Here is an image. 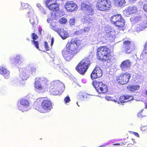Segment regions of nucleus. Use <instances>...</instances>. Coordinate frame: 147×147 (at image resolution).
I'll return each instance as SVG.
<instances>
[{
  "mask_svg": "<svg viewBox=\"0 0 147 147\" xmlns=\"http://www.w3.org/2000/svg\"><path fill=\"white\" fill-rule=\"evenodd\" d=\"M81 9L83 11L87 16H84L82 19L81 21L84 24H92L96 20L95 18L93 17L89 16L92 15L94 14L93 9L89 3H86L84 2L81 3Z\"/></svg>",
  "mask_w": 147,
  "mask_h": 147,
  "instance_id": "nucleus-1",
  "label": "nucleus"
},
{
  "mask_svg": "<svg viewBox=\"0 0 147 147\" xmlns=\"http://www.w3.org/2000/svg\"><path fill=\"white\" fill-rule=\"evenodd\" d=\"M130 21L133 23L137 24L135 26H132V29L137 32L143 30L147 27V18L145 16H136L131 18Z\"/></svg>",
  "mask_w": 147,
  "mask_h": 147,
  "instance_id": "nucleus-2",
  "label": "nucleus"
},
{
  "mask_svg": "<svg viewBox=\"0 0 147 147\" xmlns=\"http://www.w3.org/2000/svg\"><path fill=\"white\" fill-rule=\"evenodd\" d=\"M49 87L50 88L51 93L55 95L60 94L64 91L65 89L63 84L59 80L51 82Z\"/></svg>",
  "mask_w": 147,
  "mask_h": 147,
  "instance_id": "nucleus-3",
  "label": "nucleus"
},
{
  "mask_svg": "<svg viewBox=\"0 0 147 147\" xmlns=\"http://www.w3.org/2000/svg\"><path fill=\"white\" fill-rule=\"evenodd\" d=\"M57 0H47L45 4L47 7L52 11L55 12L52 14V19H57L62 15L61 11L59 10V5L57 3Z\"/></svg>",
  "mask_w": 147,
  "mask_h": 147,
  "instance_id": "nucleus-4",
  "label": "nucleus"
},
{
  "mask_svg": "<svg viewBox=\"0 0 147 147\" xmlns=\"http://www.w3.org/2000/svg\"><path fill=\"white\" fill-rule=\"evenodd\" d=\"M97 57L98 59L102 60L103 61H107L110 62L112 56L110 53V50L106 47H101L97 49Z\"/></svg>",
  "mask_w": 147,
  "mask_h": 147,
  "instance_id": "nucleus-5",
  "label": "nucleus"
},
{
  "mask_svg": "<svg viewBox=\"0 0 147 147\" xmlns=\"http://www.w3.org/2000/svg\"><path fill=\"white\" fill-rule=\"evenodd\" d=\"M80 41L77 40V39L73 38L67 43V47L65 48L76 55L79 51L78 47L80 45Z\"/></svg>",
  "mask_w": 147,
  "mask_h": 147,
  "instance_id": "nucleus-6",
  "label": "nucleus"
},
{
  "mask_svg": "<svg viewBox=\"0 0 147 147\" xmlns=\"http://www.w3.org/2000/svg\"><path fill=\"white\" fill-rule=\"evenodd\" d=\"M111 3L109 0H98L97 7L98 10L106 11L109 9Z\"/></svg>",
  "mask_w": 147,
  "mask_h": 147,
  "instance_id": "nucleus-7",
  "label": "nucleus"
},
{
  "mask_svg": "<svg viewBox=\"0 0 147 147\" xmlns=\"http://www.w3.org/2000/svg\"><path fill=\"white\" fill-rule=\"evenodd\" d=\"M93 86L99 93H105L108 90L107 85L100 82L94 81L93 82Z\"/></svg>",
  "mask_w": 147,
  "mask_h": 147,
  "instance_id": "nucleus-8",
  "label": "nucleus"
},
{
  "mask_svg": "<svg viewBox=\"0 0 147 147\" xmlns=\"http://www.w3.org/2000/svg\"><path fill=\"white\" fill-rule=\"evenodd\" d=\"M9 59L11 64L16 66L21 64L24 61V57L20 54L17 55L14 57L11 56Z\"/></svg>",
  "mask_w": 147,
  "mask_h": 147,
  "instance_id": "nucleus-9",
  "label": "nucleus"
},
{
  "mask_svg": "<svg viewBox=\"0 0 147 147\" xmlns=\"http://www.w3.org/2000/svg\"><path fill=\"white\" fill-rule=\"evenodd\" d=\"M41 107L42 109H40L39 108L38 109L40 112L43 113L48 112L53 108L51 102L48 100L43 101L41 103Z\"/></svg>",
  "mask_w": 147,
  "mask_h": 147,
  "instance_id": "nucleus-10",
  "label": "nucleus"
},
{
  "mask_svg": "<svg viewBox=\"0 0 147 147\" xmlns=\"http://www.w3.org/2000/svg\"><path fill=\"white\" fill-rule=\"evenodd\" d=\"M17 107L18 109L22 112L27 111L29 109V102L27 100L22 99L18 103Z\"/></svg>",
  "mask_w": 147,
  "mask_h": 147,
  "instance_id": "nucleus-11",
  "label": "nucleus"
},
{
  "mask_svg": "<svg viewBox=\"0 0 147 147\" xmlns=\"http://www.w3.org/2000/svg\"><path fill=\"white\" fill-rule=\"evenodd\" d=\"M131 77L130 74L127 72L122 74L119 76L117 77V80L121 84H126L129 81Z\"/></svg>",
  "mask_w": 147,
  "mask_h": 147,
  "instance_id": "nucleus-12",
  "label": "nucleus"
},
{
  "mask_svg": "<svg viewBox=\"0 0 147 147\" xmlns=\"http://www.w3.org/2000/svg\"><path fill=\"white\" fill-rule=\"evenodd\" d=\"M62 54L64 59L67 61L71 60L75 55L66 48L64 49L62 51Z\"/></svg>",
  "mask_w": 147,
  "mask_h": 147,
  "instance_id": "nucleus-13",
  "label": "nucleus"
},
{
  "mask_svg": "<svg viewBox=\"0 0 147 147\" xmlns=\"http://www.w3.org/2000/svg\"><path fill=\"white\" fill-rule=\"evenodd\" d=\"M102 75V70L99 67H96L91 75L92 79L100 77Z\"/></svg>",
  "mask_w": 147,
  "mask_h": 147,
  "instance_id": "nucleus-14",
  "label": "nucleus"
},
{
  "mask_svg": "<svg viewBox=\"0 0 147 147\" xmlns=\"http://www.w3.org/2000/svg\"><path fill=\"white\" fill-rule=\"evenodd\" d=\"M28 16L30 17V21L32 25L34 26L36 25V22H37V17L34 14L32 9H30V11L28 12Z\"/></svg>",
  "mask_w": 147,
  "mask_h": 147,
  "instance_id": "nucleus-15",
  "label": "nucleus"
},
{
  "mask_svg": "<svg viewBox=\"0 0 147 147\" xmlns=\"http://www.w3.org/2000/svg\"><path fill=\"white\" fill-rule=\"evenodd\" d=\"M65 8L68 11L71 12L76 10L78 8L76 4L72 1H67L65 5Z\"/></svg>",
  "mask_w": 147,
  "mask_h": 147,
  "instance_id": "nucleus-16",
  "label": "nucleus"
},
{
  "mask_svg": "<svg viewBox=\"0 0 147 147\" xmlns=\"http://www.w3.org/2000/svg\"><path fill=\"white\" fill-rule=\"evenodd\" d=\"M19 71L21 72L20 77L22 80H26L29 78L28 70L26 67H24L20 69Z\"/></svg>",
  "mask_w": 147,
  "mask_h": 147,
  "instance_id": "nucleus-17",
  "label": "nucleus"
},
{
  "mask_svg": "<svg viewBox=\"0 0 147 147\" xmlns=\"http://www.w3.org/2000/svg\"><path fill=\"white\" fill-rule=\"evenodd\" d=\"M131 42L128 40L125 41L123 42L124 51L126 53H130L133 51L131 47Z\"/></svg>",
  "mask_w": 147,
  "mask_h": 147,
  "instance_id": "nucleus-18",
  "label": "nucleus"
},
{
  "mask_svg": "<svg viewBox=\"0 0 147 147\" xmlns=\"http://www.w3.org/2000/svg\"><path fill=\"white\" fill-rule=\"evenodd\" d=\"M131 64V61L126 60L123 61L120 65V67L122 71H126L128 70Z\"/></svg>",
  "mask_w": 147,
  "mask_h": 147,
  "instance_id": "nucleus-19",
  "label": "nucleus"
},
{
  "mask_svg": "<svg viewBox=\"0 0 147 147\" xmlns=\"http://www.w3.org/2000/svg\"><path fill=\"white\" fill-rule=\"evenodd\" d=\"M137 11L138 9L136 7L133 6L129 7L127 9L124 10L123 12L125 15L128 16L132 13L136 12Z\"/></svg>",
  "mask_w": 147,
  "mask_h": 147,
  "instance_id": "nucleus-20",
  "label": "nucleus"
},
{
  "mask_svg": "<svg viewBox=\"0 0 147 147\" xmlns=\"http://www.w3.org/2000/svg\"><path fill=\"white\" fill-rule=\"evenodd\" d=\"M35 90L39 92H43L47 87L45 85H42L40 83L35 80V85L34 86Z\"/></svg>",
  "mask_w": 147,
  "mask_h": 147,
  "instance_id": "nucleus-21",
  "label": "nucleus"
},
{
  "mask_svg": "<svg viewBox=\"0 0 147 147\" xmlns=\"http://www.w3.org/2000/svg\"><path fill=\"white\" fill-rule=\"evenodd\" d=\"M9 71L5 68L0 66V74L2 75L5 78L7 79L9 78Z\"/></svg>",
  "mask_w": 147,
  "mask_h": 147,
  "instance_id": "nucleus-22",
  "label": "nucleus"
},
{
  "mask_svg": "<svg viewBox=\"0 0 147 147\" xmlns=\"http://www.w3.org/2000/svg\"><path fill=\"white\" fill-rule=\"evenodd\" d=\"M36 81L40 83L41 82L46 87L49 86L50 84L49 82L47 79L44 77H38L35 79Z\"/></svg>",
  "mask_w": 147,
  "mask_h": 147,
  "instance_id": "nucleus-23",
  "label": "nucleus"
},
{
  "mask_svg": "<svg viewBox=\"0 0 147 147\" xmlns=\"http://www.w3.org/2000/svg\"><path fill=\"white\" fill-rule=\"evenodd\" d=\"M88 68L82 65L79 63L78 66L76 67V70L81 74H84L87 71Z\"/></svg>",
  "mask_w": 147,
  "mask_h": 147,
  "instance_id": "nucleus-24",
  "label": "nucleus"
},
{
  "mask_svg": "<svg viewBox=\"0 0 147 147\" xmlns=\"http://www.w3.org/2000/svg\"><path fill=\"white\" fill-rule=\"evenodd\" d=\"M105 30L106 32V35L107 37L110 38L111 37L112 39H115V32L114 30L110 29L107 27L105 28Z\"/></svg>",
  "mask_w": 147,
  "mask_h": 147,
  "instance_id": "nucleus-25",
  "label": "nucleus"
},
{
  "mask_svg": "<svg viewBox=\"0 0 147 147\" xmlns=\"http://www.w3.org/2000/svg\"><path fill=\"white\" fill-rule=\"evenodd\" d=\"M133 98L132 96H129L128 95L122 96H120L119 100L121 102L124 103L127 102L131 100Z\"/></svg>",
  "mask_w": 147,
  "mask_h": 147,
  "instance_id": "nucleus-26",
  "label": "nucleus"
},
{
  "mask_svg": "<svg viewBox=\"0 0 147 147\" xmlns=\"http://www.w3.org/2000/svg\"><path fill=\"white\" fill-rule=\"evenodd\" d=\"M32 36L33 39V40L32 41V44L35 46L36 49H38V42L37 41L35 40L37 39L38 38V36L36 34L33 33L32 34Z\"/></svg>",
  "mask_w": 147,
  "mask_h": 147,
  "instance_id": "nucleus-27",
  "label": "nucleus"
},
{
  "mask_svg": "<svg viewBox=\"0 0 147 147\" xmlns=\"http://www.w3.org/2000/svg\"><path fill=\"white\" fill-rule=\"evenodd\" d=\"M122 19L120 14H117L112 16L111 18V20L112 23L115 24L117 21Z\"/></svg>",
  "mask_w": 147,
  "mask_h": 147,
  "instance_id": "nucleus-28",
  "label": "nucleus"
},
{
  "mask_svg": "<svg viewBox=\"0 0 147 147\" xmlns=\"http://www.w3.org/2000/svg\"><path fill=\"white\" fill-rule=\"evenodd\" d=\"M90 63V60L89 59L85 58L82 59L79 63L80 64L88 68Z\"/></svg>",
  "mask_w": 147,
  "mask_h": 147,
  "instance_id": "nucleus-29",
  "label": "nucleus"
},
{
  "mask_svg": "<svg viewBox=\"0 0 147 147\" xmlns=\"http://www.w3.org/2000/svg\"><path fill=\"white\" fill-rule=\"evenodd\" d=\"M115 24L118 27L120 30H123V28L124 25V20L122 18L119 21H117Z\"/></svg>",
  "mask_w": 147,
  "mask_h": 147,
  "instance_id": "nucleus-30",
  "label": "nucleus"
},
{
  "mask_svg": "<svg viewBox=\"0 0 147 147\" xmlns=\"http://www.w3.org/2000/svg\"><path fill=\"white\" fill-rule=\"evenodd\" d=\"M114 3L116 6H124L126 3L125 0H114Z\"/></svg>",
  "mask_w": 147,
  "mask_h": 147,
  "instance_id": "nucleus-31",
  "label": "nucleus"
},
{
  "mask_svg": "<svg viewBox=\"0 0 147 147\" xmlns=\"http://www.w3.org/2000/svg\"><path fill=\"white\" fill-rule=\"evenodd\" d=\"M140 86L138 85H129L127 86V88L128 90L134 91L138 90L140 88Z\"/></svg>",
  "mask_w": 147,
  "mask_h": 147,
  "instance_id": "nucleus-32",
  "label": "nucleus"
},
{
  "mask_svg": "<svg viewBox=\"0 0 147 147\" xmlns=\"http://www.w3.org/2000/svg\"><path fill=\"white\" fill-rule=\"evenodd\" d=\"M70 35L67 31L64 30L62 32L60 33V36L63 39H65L67 38Z\"/></svg>",
  "mask_w": 147,
  "mask_h": 147,
  "instance_id": "nucleus-33",
  "label": "nucleus"
},
{
  "mask_svg": "<svg viewBox=\"0 0 147 147\" xmlns=\"http://www.w3.org/2000/svg\"><path fill=\"white\" fill-rule=\"evenodd\" d=\"M80 98L82 100H86V99L89 98L90 95L85 93H83L80 92Z\"/></svg>",
  "mask_w": 147,
  "mask_h": 147,
  "instance_id": "nucleus-34",
  "label": "nucleus"
},
{
  "mask_svg": "<svg viewBox=\"0 0 147 147\" xmlns=\"http://www.w3.org/2000/svg\"><path fill=\"white\" fill-rule=\"evenodd\" d=\"M45 98L44 97H40L37 99L36 101L34 102V105H36L39 103L42 102L44 100H45Z\"/></svg>",
  "mask_w": 147,
  "mask_h": 147,
  "instance_id": "nucleus-35",
  "label": "nucleus"
},
{
  "mask_svg": "<svg viewBox=\"0 0 147 147\" xmlns=\"http://www.w3.org/2000/svg\"><path fill=\"white\" fill-rule=\"evenodd\" d=\"M59 23L63 24L66 23L67 20L65 18H62L59 19Z\"/></svg>",
  "mask_w": 147,
  "mask_h": 147,
  "instance_id": "nucleus-36",
  "label": "nucleus"
},
{
  "mask_svg": "<svg viewBox=\"0 0 147 147\" xmlns=\"http://www.w3.org/2000/svg\"><path fill=\"white\" fill-rule=\"evenodd\" d=\"M75 19L74 18L70 19L69 21V23L70 26H72L75 24Z\"/></svg>",
  "mask_w": 147,
  "mask_h": 147,
  "instance_id": "nucleus-37",
  "label": "nucleus"
},
{
  "mask_svg": "<svg viewBox=\"0 0 147 147\" xmlns=\"http://www.w3.org/2000/svg\"><path fill=\"white\" fill-rule=\"evenodd\" d=\"M40 12L43 15H46L47 14V11L43 8H42L39 10Z\"/></svg>",
  "mask_w": 147,
  "mask_h": 147,
  "instance_id": "nucleus-38",
  "label": "nucleus"
},
{
  "mask_svg": "<svg viewBox=\"0 0 147 147\" xmlns=\"http://www.w3.org/2000/svg\"><path fill=\"white\" fill-rule=\"evenodd\" d=\"M70 101V99L69 96H67L64 99L65 103L66 104Z\"/></svg>",
  "mask_w": 147,
  "mask_h": 147,
  "instance_id": "nucleus-39",
  "label": "nucleus"
},
{
  "mask_svg": "<svg viewBox=\"0 0 147 147\" xmlns=\"http://www.w3.org/2000/svg\"><path fill=\"white\" fill-rule=\"evenodd\" d=\"M21 5L24 8H26L29 6V4L25 3H22Z\"/></svg>",
  "mask_w": 147,
  "mask_h": 147,
  "instance_id": "nucleus-40",
  "label": "nucleus"
},
{
  "mask_svg": "<svg viewBox=\"0 0 147 147\" xmlns=\"http://www.w3.org/2000/svg\"><path fill=\"white\" fill-rule=\"evenodd\" d=\"M105 98L108 101L113 100V98L110 96H106L105 97Z\"/></svg>",
  "mask_w": 147,
  "mask_h": 147,
  "instance_id": "nucleus-41",
  "label": "nucleus"
},
{
  "mask_svg": "<svg viewBox=\"0 0 147 147\" xmlns=\"http://www.w3.org/2000/svg\"><path fill=\"white\" fill-rule=\"evenodd\" d=\"M63 30L62 28H59L57 29V30L56 32L59 34V35H60V33L63 32Z\"/></svg>",
  "mask_w": 147,
  "mask_h": 147,
  "instance_id": "nucleus-42",
  "label": "nucleus"
},
{
  "mask_svg": "<svg viewBox=\"0 0 147 147\" xmlns=\"http://www.w3.org/2000/svg\"><path fill=\"white\" fill-rule=\"evenodd\" d=\"M45 47L46 50L48 51L49 50V47L48 46L47 43L46 42H45Z\"/></svg>",
  "mask_w": 147,
  "mask_h": 147,
  "instance_id": "nucleus-43",
  "label": "nucleus"
},
{
  "mask_svg": "<svg viewBox=\"0 0 147 147\" xmlns=\"http://www.w3.org/2000/svg\"><path fill=\"white\" fill-rule=\"evenodd\" d=\"M90 28L88 27H85L84 29V32H87L89 31L90 30Z\"/></svg>",
  "mask_w": 147,
  "mask_h": 147,
  "instance_id": "nucleus-44",
  "label": "nucleus"
},
{
  "mask_svg": "<svg viewBox=\"0 0 147 147\" xmlns=\"http://www.w3.org/2000/svg\"><path fill=\"white\" fill-rule=\"evenodd\" d=\"M56 19H55V20H56ZM55 20V19H52V17L51 16V18H48L47 19V22L48 23H51L52 21V20Z\"/></svg>",
  "mask_w": 147,
  "mask_h": 147,
  "instance_id": "nucleus-45",
  "label": "nucleus"
},
{
  "mask_svg": "<svg viewBox=\"0 0 147 147\" xmlns=\"http://www.w3.org/2000/svg\"><path fill=\"white\" fill-rule=\"evenodd\" d=\"M142 111H143V110L140 111V112H139V113H138V117H144V116H142V115H141V113L142 112Z\"/></svg>",
  "mask_w": 147,
  "mask_h": 147,
  "instance_id": "nucleus-46",
  "label": "nucleus"
},
{
  "mask_svg": "<svg viewBox=\"0 0 147 147\" xmlns=\"http://www.w3.org/2000/svg\"><path fill=\"white\" fill-rule=\"evenodd\" d=\"M36 68L34 67H32L31 69V71L32 73H33L35 71Z\"/></svg>",
  "mask_w": 147,
  "mask_h": 147,
  "instance_id": "nucleus-47",
  "label": "nucleus"
},
{
  "mask_svg": "<svg viewBox=\"0 0 147 147\" xmlns=\"http://www.w3.org/2000/svg\"><path fill=\"white\" fill-rule=\"evenodd\" d=\"M143 9L145 11L147 12V4H146L144 5Z\"/></svg>",
  "mask_w": 147,
  "mask_h": 147,
  "instance_id": "nucleus-48",
  "label": "nucleus"
},
{
  "mask_svg": "<svg viewBox=\"0 0 147 147\" xmlns=\"http://www.w3.org/2000/svg\"><path fill=\"white\" fill-rule=\"evenodd\" d=\"M145 53L147 54V42L145 44V46L144 47V50Z\"/></svg>",
  "mask_w": 147,
  "mask_h": 147,
  "instance_id": "nucleus-49",
  "label": "nucleus"
},
{
  "mask_svg": "<svg viewBox=\"0 0 147 147\" xmlns=\"http://www.w3.org/2000/svg\"><path fill=\"white\" fill-rule=\"evenodd\" d=\"M36 6L38 8L39 10H40V9H41L42 8H43L41 6V5L39 3H37L36 4Z\"/></svg>",
  "mask_w": 147,
  "mask_h": 147,
  "instance_id": "nucleus-50",
  "label": "nucleus"
},
{
  "mask_svg": "<svg viewBox=\"0 0 147 147\" xmlns=\"http://www.w3.org/2000/svg\"><path fill=\"white\" fill-rule=\"evenodd\" d=\"M52 28L54 30L56 31L57 30V25L54 26L52 27Z\"/></svg>",
  "mask_w": 147,
  "mask_h": 147,
  "instance_id": "nucleus-51",
  "label": "nucleus"
},
{
  "mask_svg": "<svg viewBox=\"0 0 147 147\" xmlns=\"http://www.w3.org/2000/svg\"><path fill=\"white\" fill-rule=\"evenodd\" d=\"M54 42V39L53 38H52L51 39V47H52Z\"/></svg>",
  "mask_w": 147,
  "mask_h": 147,
  "instance_id": "nucleus-52",
  "label": "nucleus"
},
{
  "mask_svg": "<svg viewBox=\"0 0 147 147\" xmlns=\"http://www.w3.org/2000/svg\"><path fill=\"white\" fill-rule=\"evenodd\" d=\"M132 132L136 136L139 138V134L137 133L136 132Z\"/></svg>",
  "mask_w": 147,
  "mask_h": 147,
  "instance_id": "nucleus-53",
  "label": "nucleus"
},
{
  "mask_svg": "<svg viewBox=\"0 0 147 147\" xmlns=\"http://www.w3.org/2000/svg\"><path fill=\"white\" fill-rule=\"evenodd\" d=\"M38 31L39 32V33L40 34H41L42 30L41 29H38Z\"/></svg>",
  "mask_w": 147,
  "mask_h": 147,
  "instance_id": "nucleus-54",
  "label": "nucleus"
},
{
  "mask_svg": "<svg viewBox=\"0 0 147 147\" xmlns=\"http://www.w3.org/2000/svg\"><path fill=\"white\" fill-rule=\"evenodd\" d=\"M132 140L133 142H134V144H135V143H136L135 140V139H132Z\"/></svg>",
  "mask_w": 147,
  "mask_h": 147,
  "instance_id": "nucleus-55",
  "label": "nucleus"
},
{
  "mask_svg": "<svg viewBox=\"0 0 147 147\" xmlns=\"http://www.w3.org/2000/svg\"><path fill=\"white\" fill-rule=\"evenodd\" d=\"M117 103L118 104H120V103H123V102H121V101L119 100V101H118L117 102Z\"/></svg>",
  "mask_w": 147,
  "mask_h": 147,
  "instance_id": "nucleus-56",
  "label": "nucleus"
},
{
  "mask_svg": "<svg viewBox=\"0 0 147 147\" xmlns=\"http://www.w3.org/2000/svg\"><path fill=\"white\" fill-rule=\"evenodd\" d=\"M17 82H20H20H20V81H21V80H20V79H17Z\"/></svg>",
  "mask_w": 147,
  "mask_h": 147,
  "instance_id": "nucleus-57",
  "label": "nucleus"
},
{
  "mask_svg": "<svg viewBox=\"0 0 147 147\" xmlns=\"http://www.w3.org/2000/svg\"><path fill=\"white\" fill-rule=\"evenodd\" d=\"M112 101H113L115 102H117V101L116 100H115V99H113V100H112Z\"/></svg>",
  "mask_w": 147,
  "mask_h": 147,
  "instance_id": "nucleus-58",
  "label": "nucleus"
},
{
  "mask_svg": "<svg viewBox=\"0 0 147 147\" xmlns=\"http://www.w3.org/2000/svg\"><path fill=\"white\" fill-rule=\"evenodd\" d=\"M145 108L147 109V103L145 104Z\"/></svg>",
  "mask_w": 147,
  "mask_h": 147,
  "instance_id": "nucleus-59",
  "label": "nucleus"
},
{
  "mask_svg": "<svg viewBox=\"0 0 147 147\" xmlns=\"http://www.w3.org/2000/svg\"><path fill=\"white\" fill-rule=\"evenodd\" d=\"M113 145H119L120 144H114Z\"/></svg>",
  "mask_w": 147,
  "mask_h": 147,
  "instance_id": "nucleus-60",
  "label": "nucleus"
},
{
  "mask_svg": "<svg viewBox=\"0 0 147 147\" xmlns=\"http://www.w3.org/2000/svg\"><path fill=\"white\" fill-rule=\"evenodd\" d=\"M78 32H77H77H76V34H78Z\"/></svg>",
  "mask_w": 147,
  "mask_h": 147,
  "instance_id": "nucleus-61",
  "label": "nucleus"
},
{
  "mask_svg": "<svg viewBox=\"0 0 147 147\" xmlns=\"http://www.w3.org/2000/svg\"><path fill=\"white\" fill-rule=\"evenodd\" d=\"M76 104H77V105H78V107H79V106H80L78 105V102H77Z\"/></svg>",
  "mask_w": 147,
  "mask_h": 147,
  "instance_id": "nucleus-62",
  "label": "nucleus"
},
{
  "mask_svg": "<svg viewBox=\"0 0 147 147\" xmlns=\"http://www.w3.org/2000/svg\"><path fill=\"white\" fill-rule=\"evenodd\" d=\"M146 94L147 95V90L146 91Z\"/></svg>",
  "mask_w": 147,
  "mask_h": 147,
  "instance_id": "nucleus-63",
  "label": "nucleus"
},
{
  "mask_svg": "<svg viewBox=\"0 0 147 147\" xmlns=\"http://www.w3.org/2000/svg\"><path fill=\"white\" fill-rule=\"evenodd\" d=\"M146 1H147V0H145Z\"/></svg>",
  "mask_w": 147,
  "mask_h": 147,
  "instance_id": "nucleus-64",
  "label": "nucleus"
}]
</instances>
